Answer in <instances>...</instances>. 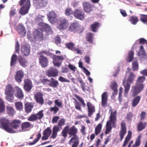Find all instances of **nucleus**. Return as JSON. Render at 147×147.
Listing matches in <instances>:
<instances>
[{"instance_id": "obj_1", "label": "nucleus", "mask_w": 147, "mask_h": 147, "mask_svg": "<svg viewBox=\"0 0 147 147\" xmlns=\"http://www.w3.org/2000/svg\"><path fill=\"white\" fill-rule=\"evenodd\" d=\"M78 129L74 125L69 128V125L65 126L63 129L61 133V136L64 138H65L67 136V134L73 136L69 141V144L71 145L73 143L72 147H77L79 143V137L77 135Z\"/></svg>"}, {"instance_id": "obj_2", "label": "nucleus", "mask_w": 147, "mask_h": 147, "mask_svg": "<svg viewBox=\"0 0 147 147\" xmlns=\"http://www.w3.org/2000/svg\"><path fill=\"white\" fill-rule=\"evenodd\" d=\"M109 111L111 113L109 121H108L106 123V131L105 132V134L107 135L110 132L112 129V127L111 125L114 127H115V124L117 121V111L116 110L114 112L113 111L112 108H110Z\"/></svg>"}, {"instance_id": "obj_3", "label": "nucleus", "mask_w": 147, "mask_h": 147, "mask_svg": "<svg viewBox=\"0 0 147 147\" xmlns=\"http://www.w3.org/2000/svg\"><path fill=\"white\" fill-rule=\"evenodd\" d=\"M65 120L63 118L59 120L58 122L57 125H54L53 128V132L51 137V138L55 139L57 136V132L60 130V127L61 128V127L65 124Z\"/></svg>"}, {"instance_id": "obj_4", "label": "nucleus", "mask_w": 147, "mask_h": 147, "mask_svg": "<svg viewBox=\"0 0 147 147\" xmlns=\"http://www.w3.org/2000/svg\"><path fill=\"white\" fill-rule=\"evenodd\" d=\"M145 79V77L144 76L139 77L137 81L136 86L132 87V90H133L132 92L141 91L144 88L142 83L144 81Z\"/></svg>"}, {"instance_id": "obj_5", "label": "nucleus", "mask_w": 147, "mask_h": 147, "mask_svg": "<svg viewBox=\"0 0 147 147\" xmlns=\"http://www.w3.org/2000/svg\"><path fill=\"white\" fill-rule=\"evenodd\" d=\"M135 77V75L132 73H131L126 82L125 80H123V84L125 88L124 92H128L130 88V84L134 80Z\"/></svg>"}, {"instance_id": "obj_6", "label": "nucleus", "mask_w": 147, "mask_h": 147, "mask_svg": "<svg viewBox=\"0 0 147 147\" xmlns=\"http://www.w3.org/2000/svg\"><path fill=\"white\" fill-rule=\"evenodd\" d=\"M1 125L3 128L8 132L11 133L13 129L9 127V120L5 118H2L0 120Z\"/></svg>"}, {"instance_id": "obj_7", "label": "nucleus", "mask_w": 147, "mask_h": 147, "mask_svg": "<svg viewBox=\"0 0 147 147\" xmlns=\"http://www.w3.org/2000/svg\"><path fill=\"white\" fill-rule=\"evenodd\" d=\"M65 57V55H55L53 58V63L55 66L59 67L61 65L62 61Z\"/></svg>"}, {"instance_id": "obj_8", "label": "nucleus", "mask_w": 147, "mask_h": 147, "mask_svg": "<svg viewBox=\"0 0 147 147\" xmlns=\"http://www.w3.org/2000/svg\"><path fill=\"white\" fill-rule=\"evenodd\" d=\"M126 133L127 127L126 123L123 121H122L121 123L120 130L119 133L120 141H121L123 138Z\"/></svg>"}, {"instance_id": "obj_9", "label": "nucleus", "mask_w": 147, "mask_h": 147, "mask_svg": "<svg viewBox=\"0 0 147 147\" xmlns=\"http://www.w3.org/2000/svg\"><path fill=\"white\" fill-rule=\"evenodd\" d=\"M59 22L58 26V29L61 30L66 29L68 25V23L67 20L62 18L60 19Z\"/></svg>"}, {"instance_id": "obj_10", "label": "nucleus", "mask_w": 147, "mask_h": 147, "mask_svg": "<svg viewBox=\"0 0 147 147\" xmlns=\"http://www.w3.org/2000/svg\"><path fill=\"white\" fill-rule=\"evenodd\" d=\"M47 0H34V6L36 8H40L46 5Z\"/></svg>"}, {"instance_id": "obj_11", "label": "nucleus", "mask_w": 147, "mask_h": 147, "mask_svg": "<svg viewBox=\"0 0 147 147\" xmlns=\"http://www.w3.org/2000/svg\"><path fill=\"white\" fill-rule=\"evenodd\" d=\"M30 51V48L29 45L25 44L22 46L21 48V51L22 55L27 56L29 55Z\"/></svg>"}, {"instance_id": "obj_12", "label": "nucleus", "mask_w": 147, "mask_h": 147, "mask_svg": "<svg viewBox=\"0 0 147 147\" xmlns=\"http://www.w3.org/2000/svg\"><path fill=\"white\" fill-rule=\"evenodd\" d=\"M30 6V0H27L25 4L21 7L20 13L22 15H25L28 13Z\"/></svg>"}, {"instance_id": "obj_13", "label": "nucleus", "mask_w": 147, "mask_h": 147, "mask_svg": "<svg viewBox=\"0 0 147 147\" xmlns=\"http://www.w3.org/2000/svg\"><path fill=\"white\" fill-rule=\"evenodd\" d=\"M47 17L49 21L51 23H54L57 21V15L54 11L49 12L47 15Z\"/></svg>"}, {"instance_id": "obj_14", "label": "nucleus", "mask_w": 147, "mask_h": 147, "mask_svg": "<svg viewBox=\"0 0 147 147\" xmlns=\"http://www.w3.org/2000/svg\"><path fill=\"white\" fill-rule=\"evenodd\" d=\"M87 106L88 109V115L89 117H90L95 111V107L90 102H87Z\"/></svg>"}, {"instance_id": "obj_15", "label": "nucleus", "mask_w": 147, "mask_h": 147, "mask_svg": "<svg viewBox=\"0 0 147 147\" xmlns=\"http://www.w3.org/2000/svg\"><path fill=\"white\" fill-rule=\"evenodd\" d=\"M74 14L76 18L81 20H82L84 18V13L81 10H75Z\"/></svg>"}, {"instance_id": "obj_16", "label": "nucleus", "mask_w": 147, "mask_h": 147, "mask_svg": "<svg viewBox=\"0 0 147 147\" xmlns=\"http://www.w3.org/2000/svg\"><path fill=\"white\" fill-rule=\"evenodd\" d=\"M47 76L55 77L58 75V70L55 68L51 67L47 71Z\"/></svg>"}, {"instance_id": "obj_17", "label": "nucleus", "mask_w": 147, "mask_h": 147, "mask_svg": "<svg viewBox=\"0 0 147 147\" xmlns=\"http://www.w3.org/2000/svg\"><path fill=\"white\" fill-rule=\"evenodd\" d=\"M52 133L50 127H47L45 129L43 132V136L42 138V140H47L51 135Z\"/></svg>"}, {"instance_id": "obj_18", "label": "nucleus", "mask_w": 147, "mask_h": 147, "mask_svg": "<svg viewBox=\"0 0 147 147\" xmlns=\"http://www.w3.org/2000/svg\"><path fill=\"white\" fill-rule=\"evenodd\" d=\"M43 31L41 29L35 30L34 32V36L35 39H37L38 38L42 39L43 36Z\"/></svg>"}, {"instance_id": "obj_19", "label": "nucleus", "mask_w": 147, "mask_h": 147, "mask_svg": "<svg viewBox=\"0 0 147 147\" xmlns=\"http://www.w3.org/2000/svg\"><path fill=\"white\" fill-rule=\"evenodd\" d=\"M39 62L42 67H46L48 65V60L47 58L43 55H40Z\"/></svg>"}, {"instance_id": "obj_20", "label": "nucleus", "mask_w": 147, "mask_h": 147, "mask_svg": "<svg viewBox=\"0 0 147 147\" xmlns=\"http://www.w3.org/2000/svg\"><path fill=\"white\" fill-rule=\"evenodd\" d=\"M108 95L107 92H103L102 95L101 105L104 108L107 106Z\"/></svg>"}, {"instance_id": "obj_21", "label": "nucleus", "mask_w": 147, "mask_h": 147, "mask_svg": "<svg viewBox=\"0 0 147 147\" xmlns=\"http://www.w3.org/2000/svg\"><path fill=\"white\" fill-rule=\"evenodd\" d=\"M17 30L18 33L22 37H24L26 34V31L25 27L22 24H20L17 28Z\"/></svg>"}, {"instance_id": "obj_22", "label": "nucleus", "mask_w": 147, "mask_h": 147, "mask_svg": "<svg viewBox=\"0 0 147 147\" xmlns=\"http://www.w3.org/2000/svg\"><path fill=\"white\" fill-rule=\"evenodd\" d=\"M25 84L24 88L25 90L27 91H29L32 87V83L31 80L26 79L24 80Z\"/></svg>"}, {"instance_id": "obj_23", "label": "nucleus", "mask_w": 147, "mask_h": 147, "mask_svg": "<svg viewBox=\"0 0 147 147\" xmlns=\"http://www.w3.org/2000/svg\"><path fill=\"white\" fill-rule=\"evenodd\" d=\"M84 10L87 12H90L92 10L93 6L89 2H86L83 4Z\"/></svg>"}, {"instance_id": "obj_24", "label": "nucleus", "mask_w": 147, "mask_h": 147, "mask_svg": "<svg viewBox=\"0 0 147 147\" xmlns=\"http://www.w3.org/2000/svg\"><path fill=\"white\" fill-rule=\"evenodd\" d=\"M80 27V25L78 23H74L69 27V30L71 31L75 32L79 30Z\"/></svg>"}, {"instance_id": "obj_25", "label": "nucleus", "mask_w": 147, "mask_h": 147, "mask_svg": "<svg viewBox=\"0 0 147 147\" xmlns=\"http://www.w3.org/2000/svg\"><path fill=\"white\" fill-rule=\"evenodd\" d=\"M34 105L31 102H27L24 105L25 111L26 113H30L34 107Z\"/></svg>"}, {"instance_id": "obj_26", "label": "nucleus", "mask_w": 147, "mask_h": 147, "mask_svg": "<svg viewBox=\"0 0 147 147\" xmlns=\"http://www.w3.org/2000/svg\"><path fill=\"white\" fill-rule=\"evenodd\" d=\"M39 23V25L41 27L40 29L42 30L43 32H44L49 31L51 30L50 27L47 24L43 22Z\"/></svg>"}, {"instance_id": "obj_27", "label": "nucleus", "mask_w": 147, "mask_h": 147, "mask_svg": "<svg viewBox=\"0 0 147 147\" xmlns=\"http://www.w3.org/2000/svg\"><path fill=\"white\" fill-rule=\"evenodd\" d=\"M132 132L131 131H128V134L125 138V140L123 144L122 147H125L126 146L128 142L130 140L132 136Z\"/></svg>"}, {"instance_id": "obj_28", "label": "nucleus", "mask_w": 147, "mask_h": 147, "mask_svg": "<svg viewBox=\"0 0 147 147\" xmlns=\"http://www.w3.org/2000/svg\"><path fill=\"white\" fill-rule=\"evenodd\" d=\"M147 125V123L146 122H143L142 121H140L137 125V130L139 131L142 130L145 128Z\"/></svg>"}, {"instance_id": "obj_29", "label": "nucleus", "mask_w": 147, "mask_h": 147, "mask_svg": "<svg viewBox=\"0 0 147 147\" xmlns=\"http://www.w3.org/2000/svg\"><path fill=\"white\" fill-rule=\"evenodd\" d=\"M24 76L23 72L21 71H19L17 72L15 76V79L16 81L20 82L22 81V79Z\"/></svg>"}, {"instance_id": "obj_30", "label": "nucleus", "mask_w": 147, "mask_h": 147, "mask_svg": "<svg viewBox=\"0 0 147 147\" xmlns=\"http://www.w3.org/2000/svg\"><path fill=\"white\" fill-rule=\"evenodd\" d=\"M21 121L20 120H13L11 123L12 127L15 129H18L20 124Z\"/></svg>"}, {"instance_id": "obj_31", "label": "nucleus", "mask_w": 147, "mask_h": 147, "mask_svg": "<svg viewBox=\"0 0 147 147\" xmlns=\"http://www.w3.org/2000/svg\"><path fill=\"white\" fill-rule=\"evenodd\" d=\"M18 61L20 65L23 67H26L27 65V62L26 59L24 57H20L18 58Z\"/></svg>"}, {"instance_id": "obj_32", "label": "nucleus", "mask_w": 147, "mask_h": 147, "mask_svg": "<svg viewBox=\"0 0 147 147\" xmlns=\"http://www.w3.org/2000/svg\"><path fill=\"white\" fill-rule=\"evenodd\" d=\"M35 97L36 101L41 105H42L44 103V100L42 96V95L39 94H36L35 95Z\"/></svg>"}, {"instance_id": "obj_33", "label": "nucleus", "mask_w": 147, "mask_h": 147, "mask_svg": "<svg viewBox=\"0 0 147 147\" xmlns=\"http://www.w3.org/2000/svg\"><path fill=\"white\" fill-rule=\"evenodd\" d=\"M6 109L8 114L11 116H13L16 113V111L11 106H7Z\"/></svg>"}, {"instance_id": "obj_34", "label": "nucleus", "mask_w": 147, "mask_h": 147, "mask_svg": "<svg viewBox=\"0 0 147 147\" xmlns=\"http://www.w3.org/2000/svg\"><path fill=\"white\" fill-rule=\"evenodd\" d=\"M100 24L98 22H95L91 25V30L94 32H97L98 28L99 27Z\"/></svg>"}, {"instance_id": "obj_35", "label": "nucleus", "mask_w": 147, "mask_h": 147, "mask_svg": "<svg viewBox=\"0 0 147 147\" xmlns=\"http://www.w3.org/2000/svg\"><path fill=\"white\" fill-rule=\"evenodd\" d=\"M58 84L59 83L57 81L55 80L53 78H51V80H50V83H49V86L56 88L57 87Z\"/></svg>"}, {"instance_id": "obj_36", "label": "nucleus", "mask_w": 147, "mask_h": 147, "mask_svg": "<svg viewBox=\"0 0 147 147\" xmlns=\"http://www.w3.org/2000/svg\"><path fill=\"white\" fill-rule=\"evenodd\" d=\"M141 98V97L139 96H138L135 97L132 101V105L133 107H136L139 103Z\"/></svg>"}, {"instance_id": "obj_37", "label": "nucleus", "mask_w": 147, "mask_h": 147, "mask_svg": "<svg viewBox=\"0 0 147 147\" xmlns=\"http://www.w3.org/2000/svg\"><path fill=\"white\" fill-rule=\"evenodd\" d=\"M102 128V125L101 123H99L95 128V134L96 136L99 134Z\"/></svg>"}, {"instance_id": "obj_38", "label": "nucleus", "mask_w": 147, "mask_h": 147, "mask_svg": "<svg viewBox=\"0 0 147 147\" xmlns=\"http://www.w3.org/2000/svg\"><path fill=\"white\" fill-rule=\"evenodd\" d=\"M15 106L17 110L22 111L23 109L22 103L20 102H18L15 103Z\"/></svg>"}, {"instance_id": "obj_39", "label": "nucleus", "mask_w": 147, "mask_h": 147, "mask_svg": "<svg viewBox=\"0 0 147 147\" xmlns=\"http://www.w3.org/2000/svg\"><path fill=\"white\" fill-rule=\"evenodd\" d=\"M141 137V135H139L138 136L135 144L132 145V147H137L140 145L141 141L140 139Z\"/></svg>"}, {"instance_id": "obj_40", "label": "nucleus", "mask_w": 147, "mask_h": 147, "mask_svg": "<svg viewBox=\"0 0 147 147\" xmlns=\"http://www.w3.org/2000/svg\"><path fill=\"white\" fill-rule=\"evenodd\" d=\"M129 20L134 25H136L138 21L137 17L135 16H131L129 19Z\"/></svg>"}, {"instance_id": "obj_41", "label": "nucleus", "mask_w": 147, "mask_h": 147, "mask_svg": "<svg viewBox=\"0 0 147 147\" xmlns=\"http://www.w3.org/2000/svg\"><path fill=\"white\" fill-rule=\"evenodd\" d=\"M5 111V104L2 99L0 98V113L3 112Z\"/></svg>"}, {"instance_id": "obj_42", "label": "nucleus", "mask_w": 147, "mask_h": 147, "mask_svg": "<svg viewBox=\"0 0 147 147\" xmlns=\"http://www.w3.org/2000/svg\"><path fill=\"white\" fill-rule=\"evenodd\" d=\"M31 126V124L29 122H26L22 123V125L21 128L23 130L25 128H27L30 127Z\"/></svg>"}, {"instance_id": "obj_43", "label": "nucleus", "mask_w": 147, "mask_h": 147, "mask_svg": "<svg viewBox=\"0 0 147 147\" xmlns=\"http://www.w3.org/2000/svg\"><path fill=\"white\" fill-rule=\"evenodd\" d=\"M94 34L91 33H89L87 34L86 38L87 41L91 43H92Z\"/></svg>"}, {"instance_id": "obj_44", "label": "nucleus", "mask_w": 147, "mask_h": 147, "mask_svg": "<svg viewBox=\"0 0 147 147\" xmlns=\"http://www.w3.org/2000/svg\"><path fill=\"white\" fill-rule=\"evenodd\" d=\"M43 111H44L43 110H42L40 111L36 114H35V115H36L37 117V119H38L39 120H40L43 117Z\"/></svg>"}, {"instance_id": "obj_45", "label": "nucleus", "mask_w": 147, "mask_h": 147, "mask_svg": "<svg viewBox=\"0 0 147 147\" xmlns=\"http://www.w3.org/2000/svg\"><path fill=\"white\" fill-rule=\"evenodd\" d=\"M140 20L144 23L147 24V15L141 14Z\"/></svg>"}, {"instance_id": "obj_46", "label": "nucleus", "mask_w": 147, "mask_h": 147, "mask_svg": "<svg viewBox=\"0 0 147 147\" xmlns=\"http://www.w3.org/2000/svg\"><path fill=\"white\" fill-rule=\"evenodd\" d=\"M5 94L6 95V98L8 101H10L13 99V96L12 92H5Z\"/></svg>"}, {"instance_id": "obj_47", "label": "nucleus", "mask_w": 147, "mask_h": 147, "mask_svg": "<svg viewBox=\"0 0 147 147\" xmlns=\"http://www.w3.org/2000/svg\"><path fill=\"white\" fill-rule=\"evenodd\" d=\"M134 52L132 51H131L128 54L127 61L129 62H131L134 56Z\"/></svg>"}, {"instance_id": "obj_48", "label": "nucleus", "mask_w": 147, "mask_h": 147, "mask_svg": "<svg viewBox=\"0 0 147 147\" xmlns=\"http://www.w3.org/2000/svg\"><path fill=\"white\" fill-rule=\"evenodd\" d=\"M138 65L137 61H134L132 62V69L133 70H137L138 69Z\"/></svg>"}, {"instance_id": "obj_49", "label": "nucleus", "mask_w": 147, "mask_h": 147, "mask_svg": "<svg viewBox=\"0 0 147 147\" xmlns=\"http://www.w3.org/2000/svg\"><path fill=\"white\" fill-rule=\"evenodd\" d=\"M17 57L16 55L13 54L11 57V65L12 66L15 63Z\"/></svg>"}, {"instance_id": "obj_50", "label": "nucleus", "mask_w": 147, "mask_h": 147, "mask_svg": "<svg viewBox=\"0 0 147 147\" xmlns=\"http://www.w3.org/2000/svg\"><path fill=\"white\" fill-rule=\"evenodd\" d=\"M59 108L57 106H55L53 107L50 108V111L54 114H56L57 112L59 111Z\"/></svg>"}, {"instance_id": "obj_51", "label": "nucleus", "mask_w": 147, "mask_h": 147, "mask_svg": "<svg viewBox=\"0 0 147 147\" xmlns=\"http://www.w3.org/2000/svg\"><path fill=\"white\" fill-rule=\"evenodd\" d=\"M37 119V117L35 114H32L30 115L28 119V120L30 121H34Z\"/></svg>"}, {"instance_id": "obj_52", "label": "nucleus", "mask_w": 147, "mask_h": 147, "mask_svg": "<svg viewBox=\"0 0 147 147\" xmlns=\"http://www.w3.org/2000/svg\"><path fill=\"white\" fill-rule=\"evenodd\" d=\"M117 86V84L116 82H113L112 83L111 87L114 92H118Z\"/></svg>"}, {"instance_id": "obj_53", "label": "nucleus", "mask_w": 147, "mask_h": 147, "mask_svg": "<svg viewBox=\"0 0 147 147\" xmlns=\"http://www.w3.org/2000/svg\"><path fill=\"white\" fill-rule=\"evenodd\" d=\"M13 88L11 84H9L6 87L5 92H13Z\"/></svg>"}, {"instance_id": "obj_54", "label": "nucleus", "mask_w": 147, "mask_h": 147, "mask_svg": "<svg viewBox=\"0 0 147 147\" xmlns=\"http://www.w3.org/2000/svg\"><path fill=\"white\" fill-rule=\"evenodd\" d=\"M74 45L73 43L69 42L66 44V46L69 49L71 50H73L74 49Z\"/></svg>"}, {"instance_id": "obj_55", "label": "nucleus", "mask_w": 147, "mask_h": 147, "mask_svg": "<svg viewBox=\"0 0 147 147\" xmlns=\"http://www.w3.org/2000/svg\"><path fill=\"white\" fill-rule=\"evenodd\" d=\"M75 107L76 109L79 110L80 111H82L80 104L76 99H75Z\"/></svg>"}, {"instance_id": "obj_56", "label": "nucleus", "mask_w": 147, "mask_h": 147, "mask_svg": "<svg viewBox=\"0 0 147 147\" xmlns=\"http://www.w3.org/2000/svg\"><path fill=\"white\" fill-rule=\"evenodd\" d=\"M54 102L55 106H57V107H62V102L61 101L59 102L58 99L55 100Z\"/></svg>"}, {"instance_id": "obj_57", "label": "nucleus", "mask_w": 147, "mask_h": 147, "mask_svg": "<svg viewBox=\"0 0 147 147\" xmlns=\"http://www.w3.org/2000/svg\"><path fill=\"white\" fill-rule=\"evenodd\" d=\"M59 80L61 82L69 83L70 82V81L69 80L61 76H60L59 77Z\"/></svg>"}, {"instance_id": "obj_58", "label": "nucleus", "mask_w": 147, "mask_h": 147, "mask_svg": "<svg viewBox=\"0 0 147 147\" xmlns=\"http://www.w3.org/2000/svg\"><path fill=\"white\" fill-rule=\"evenodd\" d=\"M146 115V113L145 112L142 111L141 112L140 115V121H142L144 119Z\"/></svg>"}, {"instance_id": "obj_59", "label": "nucleus", "mask_w": 147, "mask_h": 147, "mask_svg": "<svg viewBox=\"0 0 147 147\" xmlns=\"http://www.w3.org/2000/svg\"><path fill=\"white\" fill-rule=\"evenodd\" d=\"M75 96L82 104L83 107H84L86 106V104L84 103V100L79 96L76 95Z\"/></svg>"}, {"instance_id": "obj_60", "label": "nucleus", "mask_w": 147, "mask_h": 147, "mask_svg": "<svg viewBox=\"0 0 147 147\" xmlns=\"http://www.w3.org/2000/svg\"><path fill=\"white\" fill-rule=\"evenodd\" d=\"M15 49L16 52L19 53L20 51V45L18 41L16 43Z\"/></svg>"}, {"instance_id": "obj_61", "label": "nucleus", "mask_w": 147, "mask_h": 147, "mask_svg": "<svg viewBox=\"0 0 147 147\" xmlns=\"http://www.w3.org/2000/svg\"><path fill=\"white\" fill-rule=\"evenodd\" d=\"M15 96L16 97L21 99H23L24 96L22 92H17V94Z\"/></svg>"}, {"instance_id": "obj_62", "label": "nucleus", "mask_w": 147, "mask_h": 147, "mask_svg": "<svg viewBox=\"0 0 147 147\" xmlns=\"http://www.w3.org/2000/svg\"><path fill=\"white\" fill-rule=\"evenodd\" d=\"M44 17V16H41L40 15H38L37 16V18L36 19V21H40V23L42 22H41L43 20L42 18Z\"/></svg>"}, {"instance_id": "obj_63", "label": "nucleus", "mask_w": 147, "mask_h": 147, "mask_svg": "<svg viewBox=\"0 0 147 147\" xmlns=\"http://www.w3.org/2000/svg\"><path fill=\"white\" fill-rule=\"evenodd\" d=\"M59 119V116H54L52 119V122L53 123H57L58 120Z\"/></svg>"}, {"instance_id": "obj_64", "label": "nucleus", "mask_w": 147, "mask_h": 147, "mask_svg": "<svg viewBox=\"0 0 147 147\" xmlns=\"http://www.w3.org/2000/svg\"><path fill=\"white\" fill-rule=\"evenodd\" d=\"M72 11L70 8L67 9L65 11V14L67 16H69L71 14Z\"/></svg>"}]
</instances>
